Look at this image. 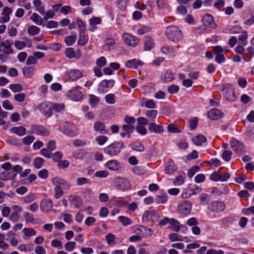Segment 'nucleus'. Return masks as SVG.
<instances>
[{
  "label": "nucleus",
  "instance_id": "38",
  "mask_svg": "<svg viewBox=\"0 0 254 254\" xmlns=\"http://www.w3.org/2000/svg\"><path fill=\"white\" fill-rule=\"evenodd\" d=\"M53 112L56 113L62 112L64 110L65 106L63 103H52Z\"/></svg>",
  "mask_w": 254,
  "mask_h": 254
},
{
  "label": "nucleus",
  "instance_id": "45",
  "mask_svg": "<svg viewBox=\"0 0 254 254\" xmlns=\"http://www.w3.org/2000/svg\"><path fill=\"white\" fill-rule=\"evenodd\" d=\"M55 186L54 189V191L55 192V197L56 199H58L62 197L64 194V192L61 188V187L60 185H54Z\"/></svg>",
  "mask_w": 254,
  "mask_h": 254
},
{
  "label": "nucleus",
  "instance_id": "3",
  "mask_svg": "<svg viewBox=\"0 0 254 254\" xmlns=\"http://www.w3.org/2000/svg\"><path fill=\"white\" fill-rule=\"evenodd\" d=\"M124 147V144L123 142H115L104 149V152L111 156L117 155L122 148Z\"/></svg>",
  "mask_w": 254,
  "mask_h": 254
},
{
  "label": "nucleus",
  "instance_id": "55",
  "mask_svg": "<svg viewBox=\"0 0 254 254\" xmlns=\"http://www.w3.org/2000/svg\"><path fill=\"white\" fill-rule=\"evenodd\" d=\"M131 147L134 150L139 152H142L144 150L143 145L140 142H136L132 144Z\"/></svg>",
  "mask_w": 254,
  "mask_h": 254
},
{
  "label": "nucleus",
  "instance_id": "61",
  "mask_svg": "<svg viewBox=\"0 0 254 254\" xmlns=\"http://www.w3.org/2000/svg\"><path fill=\"white\" fill-rule=\"evenodd\" d=\"M76 243L74 242H68L64 245L65 249L66 251L71 252L75 248Z\"/></svg>",
  "mask_w": 254,
  "mask_h": 254
},
{
  "label": "nucleus",
  "instance_id": "13",
  "mask_svg": "<svg viewBox=\"0 0 254 254\" xmlns=\"http://www.w3.org/2000/svg\"><path fill=\"white\" fill-rule=\"evenodd\" d=\"M223 94L226 99L229 101H234L236 100V97L235 95L233 87L231 85H228L224 88Z\"/></svg>",
  "mask_w": 254,
  "mask_h": 254
},
{
  "label": "nucleus",
  "instance_id": "48",
  "mask_svg": "<svg viewBox=\"0 0 254 254\" xmlns=\"http://www.w3.org/2000/svg\"><path fill=\"white\" fill-rule=\"evenodd\" d=\"M14 178V175L11 173L6 172H3L0 173V180H8L12 179Z\"/></svg>",
  "mask_w": 254,
  "mask_h": 254
},
{
  "label": "nucleus",
  "instance_id": "64",
  "mask_svg": "<svg viewBox=\"0 0 254 254\" xmlns=\"http://www.w3.org/2000/svg\"><path fill=\"white\" fill-rule=\"evenodd\" d=\"M169 239L171 242L182 241L183 239L176 233H172L169 235Z\"/></svg>",
  "mask_w": 254,
  "mask_h": 254
},
{
  "label": "nucleus",
  "instance_id": "27",
  "mask_svg": "<svg viewBox=\"0 0 254 254\" xmlns=\"http://www.w3.org/2000/svg\"><path fill=\"white\" fill-rule=\"evenodd\" d=\"M65 53L66 56L69 59L74 58H79L81 56V53L80 50H77L75 52L73 49L71 48L66 49Z\"/></svg>",
  "mask_w": 254,
  "mask_h": 254
},
{
  "label": "nucleus",
  "instance_id": "19",
  "mask_svg": "<svg viewBox=\"0 0 254 254\" xmlns=\"http://www.w3.org/2000/svg\"><path fill=\"white\" fill-rule=\"evenodd\" d=\"M115 84V80L113 79H105L102 80L99 84V89L102 92L108 90V89L112 88Z\"/></svg>",
  "mask_w": 254,
  "mask_h": 254
},
{
  "label": "nucleus",
  "instance_id": "11",
  "mask_svg": "<svg viewBox=\"0 0 254 254\" xmlns=\"http://www.w3.org/2000/svg\"><path fill=\"white\" fill-rule=\"evenodd\" d=\"M230 145L234 151L240 155L244 153V146L242 142L235 138H233L230 142Z\"/></svg>",
  "mask_w": 254,
  "mask_h": 254
},
{
  "label": "nucleus",
  "instance_id": "7",
  "mask_svg": "<svg viewBox=\"0 0 254 254\" xmlns=\"http://www.w3.org/2000/svg\"><path fill=\"white\" fill-rule=\"evenodd\" d=\"M116 187L123 190H128L130 189L131 185L129 182L125 178L118 177L114 180Z\"/></svg>",
  "mask_w": 254,
  "mask_h": 254
},
{
  "label": "nucleus",
  "instance_id": "4",
  "mask_svg": "<svg viewBox=\"0 0 254 254\" xmlns=\"http://www.w3.org/2000/svg\"><path fill=\"white\" fill-rule=\"evenodd\" d=\"M159 218V213L153 210H145L142 216V219L143 221L151 222L153 223L157 222Z\"/></svg>",
  "mask_w": 254,
  "mask_h": 254
},
{
  "label": "nucleus",
  "instance_id": "44",
  "mask_svg": "<svg viewBox=\"0 0 254 254\" xmlns=\"http://www.w3.org/2000/svg\"><path fill=\"white\" fill-rule=\"evenodd\" d=\"M137 230L140 232H143V231L145 233L146 237H149L152 235L153 232V231L148 228L144 227L142 226H139L137 228Z\"/></svg>",
  "mask_w": 254,
  "mask_h": 254
},
{
  "label": "nucleus",
  "instance_id": "32",
  "mask_svg": "<svg viewBox=\"0 0 254 254\" xmlns=\"http://www.w3.org/2000/svg\"><path fill=\"white\" fill-rule=\"evenodd\" d=\"M154 43L151 37H145L144 39V49L145 51H149L154 48Z\"/></svg>",
  "mask_w": 254,
  "mask_h": 254
},
{
  "label": "nucleus",
  "instance_id": "17",
  "mask_svg": "<svg viewBox=\"0 0 254 254\" xmlns=\"http://www.w3.org/2000/svg\"><path fill=\"white\" fill-rule=\"evenodd\" d=\"M12 41L7 39L4 41L1 42L0 43V48H2L3 53L6 54H11L13 53V50L11 48Z\"/></svg>",
  "mask_w": 254,
  "mask_h": 254
},
{
  "label": "nucleus",
  "instance_id": "53",
  "mask_svg": "<svg viewBox=\"0 0 254 254\" xmlns=\"http://www.w3.org/2000/svg\"><path fill=\"white\" fill-rule=\"evenodd\" d=\"M4 240V235L0 234V248L3 250L7 249L9 247V244L5 243Z\"/></svg>",
  "mask_w": 254,
  "mask_h": 254
},
{
  "label": "nucleus",
  "instance_id": "62",
  "mask_svg": "<svg viewBox=\"0 0 254 254\" xmlns=\"http://www.w3.org/2000/svg\"><path fill=\"white\" fill-rule=\"evenodd\" d=\"M115 236L112 233H109L106 236L105 239L108 245H113L114 244Z\"/></svg>",
  "mask_w": 254,
  "mask_h": 254
},
{
  "label": "nucleus",
  "instance_id": "63",
  "mask_svg": "<svg viewBox=\"0 0 254 254\" xmlns=\"http://www.w3.org/2000/svg\"><path fill=\"white\" fill-rule=\"evenodd\" d=\"M89 183L90 180L84 177L78 178L76 180V185L77 186H82Z\"/></svg>",
  "mask_w": 254,
  "mask_h": 254
},
{
  "label": "nucleus",
  "instance_id": "47",
  "mask_svg": "<svg viewBox=\"0 0 254 254\" xmlns=\"http://www.w3.org/2000/svg\"><path fill=\"white\" fill-rule=\"evenodd\" d=\"M34 68L32 67L25 68L23 70V75L26 78L30 77L34 73Z\"/></svg>",
  "mask_w": 254,
  "mask_h": 254
},
{
  "label": "nucleus",
  "instance_id": "43",
  "mask_svg": "<svg viewBox=\"0 0 254 254\" xmlns=\"http://www.w3.org/2000/svg\"><path fill=\"white\" fill-rule=\"evenodd\" d=\"M170 224L172 226V229L175 232H178L180 230V222L173 218H170Z\"/></svg>",
  "mask_w": 254,
  "mask_h": 254
},
{
  "label": "nucleus",
  "instance_id": "59",
  "mask_svg": "<svg viewBox=\"0 0 254 254\" xmlns=\"http://www.w3.org/2000/svg\"><path fill=\"white\" fill-rule=\"evenodd\" d=\"M26 97V94L24 93H19L14 96V100L18 102H23Z\"/></svg>",
  "mask_w": 254,
  "mask_h": 254
},
{
  "label": "nucleus",
  "instance_id": "60",
  "mask_svg": "<svg viewBox=\"0 0 254 254\" xmlns=\"http://www.w3.org/2000/svg\"><path fill=\"white\" fill-rule=\"evenodd\" d=\"M214 54L216 55L226 54V51L220 46H216L213 47Z\"/></svg>",
  "mask_w": 254,
  "mask_h": 254
},
{
  "label": "nucleus",
  "instance_id": "1",
  "mask_svg": "<svg viewBox=\"0 0 254 254\" xmlns=\"http://www.w3.org/2000/svg\"><path fill=\"white\" fill-rule=\"evenodd\" d=\"M165 34L169 39L176 42L183 39V34L179 28L176 26H170L168 27Z\"/></svg>",
  "mask_w": 254,
  "mask_h": 254
},
{
  "label": "nucleus",
  "instance_id": "21",
  "mask_svg": "<svg viewBox=\"0 0 254 254\" xmlns=\"http://www.w3.org/2000/svg\"><path fill=\"white\" fill-rule=\"evenodd\" d=\"M52 181L54 185H60L64 190H69L71 188L70 184L61 178L55 177L52 179Z\"/></svg>",
  "mask_w": 254,
  "mask_h": 254
},
{
  "label": "nucleus",
  "instance_id": "54",
  "mask_svg": "<svg viewBox=\"0 0 254 254\" xmlns=\"http://www.w3.org/2000/svg\"><path fill=\"white\" fill-rule=\"evenodd\" d=\"M108 137L101 135L96 137L95 140L99 145H103L108 141Z\"/></svg>",
  "mask_w": 254,
  "mask_h": 254
},
{
  "label": "nucleus",
  "instance_id": "8",
  "mask_svg": "<svg viewBox=\"0 0 254 254\" xmlns=\"http://www.w3.org/2000/svg\"><path fill=\"white\" fill-rule=\"evenodd\" d=\"M80 89L79 86L74 87L67 92V96L74 101H80L83 98L82 93Z\"/></svg>",
  "mask_w": 254,
  "mask_h": 254
},
{
  "label": "nucleus",
  "instance_id": "18",
  "mask_svg": "<svg viewBox=\"0 0 254 254\" xmlns=\"http://www.w3.org/2000/svg\"><path fill=\"white\" fill-rule=\"evenodd\" d=\"M12 12V9L9 7H4L3 9L1 16L0 18V23L7 22L10 20V14Z\"/></svg>",
  "mask_w": 254,
  "mask_h": 254
},
{
  "label": "nucleus",
  "instance_id": "2",
  "mask_svg": "<svg viewBox=\"0 0 254 254\" xmlns=\"http://www.w3.org/2000/svg\"><path fill=\"white\" fill-rule=\"evenodd\" d=\"M192 208V203L187 200L181 201L177 206V212L182 215L186 216L189 214Z\"/></svg>",
  "mask_w": 254,
  "mask_h": 254
},
{
  "label": "nucleus",
  "instance_id": "26",
  "mask_svg": "<svg viewBox=\"0 0 254 254\" xmlns=\"http://www.w3.org/2000/svg\"><path fill=\"white\" fill-rule=\"evenodd\" d=\"M106 166L109 169L113 171H118L121 168L119 162L116 160H111L106 163Z\"/></svg>",
  "mask_w": 254,
  "mask_h": 254
},
{
  "label": "nucleus",
  "instance_id": "34",
  "mask_svg": "<svg viewBox=\"0 0 254 254\" xmlns=\"http://www.w3.org/2000/svg\"><path fill=\"white\" fill-rule=\"evenodd\" d=\"M192 140L195 145L200 146L206 141V138L203 135H198L192 138Z\"/></svg>",
  "mask_w": 254,
  "mask_h": 254
},
{
  "label": "nucleus",
  "instance_id": "29",
  "mask_svg": "<svg viewBox=\"0 0 254 254\" xmlns=\"http://www.w3.org/2000/svg\"><path fill=\"white\" fill-rule=\"evenodd\" d=\"M94 129L96 132H99L101 134H106L107 132L105 129V125L101 121H97L94 124Z\"/></svg>",
  "mask_w": 254,
  "mask_h": 254
},
{
  "label": "nucleus",
  "instance_id": "5",
  "mask_svg": "<svg viewBox=\"0 0 254 254\" xmlns=\"http://www.w3.org/2000/svg\"><path fill=\"white\" fill-rule=\"evenodd\" d=\"M62 131L67 135L74 136L77 134L78 129L73 123L66 122L64 124Z\"/></svg>",
  "mask_w": 254,
  "mask_h": 254
},
{
  "label": "nucleus",
  "instance_id": "57",
  "mask_svg": "<svg viewBox=\"0 0 254 254\" xmlns=\"http://www.w3.org/2000/svg\"><path fill=\"white\" fill-rule=\"evenodd\" d=\"M106 102L109 104H114L115 102V96L113 94H109L105 96Z\"/></svg>",
  "mask_w": 254,
  "mask_h": 254
},
{
  "label": "nucleus",
  "instance_id": "20",
  "mask_svg": "<svg viewBox=\"0 0 254 254\" xmlns=\"http://www.w3.org/2000/svg\"><path fill=\"white\" fill-rule=\"evenodd\" d=\"M143 64V63L142 61L135 59L128 60L125 64L127 67L134 69H137L138 66H141Z\"/></svg>",
  "mask_w": 254,
  "mask_h": 254
},
{
  "label": "nucleus",
  "instance_id": "6",
  "mask_svg": "<svg viewBox=\"0 0 254 254\" xmlns=\"http://www.w3.org/2000/svg\"><path fill=\"white\" fill-rule=\"evenodd\" d=\"M122 39L127 45L133 48L136 47L139 43V39L137 37L128 33H124Z\"/></svg>",
  "mask_w": 254,
  "mask_h": 254
},
{
  "label": "nucleus",
  "instance_id": "12",
  "mask_svg": "<svg viewBox=\"0 0 254 254\" xmlns=\"http://www.w3.org/2000/svg\"><path fill=\"white\" fill-rule=\"evenodd\" d=\"M31 133H35L38 135L45 136L49 135V131L43 126L37 125H33L31 127Z\"/></svg>",
  "mask_w": 254,
  "mask_h": 254
},
{
  "label": "nucleus",
  "instance_id": "35",
  "mask_svg": "<svg viewBox=\"0 0 254 254\" xmlns=\"http://www.w3.org/2000/svg\"><path fill=\"white\" fill-rule=\"evenodd\" d=\"M33 4L36 8V10L40 14L44 15L45 13V7L42 3L40 0H35L33 1Z\"/></svg>",
  "mask_w": 254,
  "mask_h": 254
},
{
  "label": "nucleus",
  "instance_id": "56",
  "mask_svg": "<svg viewBox=\"0 0 254 254\" xmlns=\"http://www.w3.org/2000/svg\"><path fill=\"white\" fill-rule=\"evenodd\" d=\"M86 152L84 150H78L75 151L73 156L75 159H81L86 156Z\"/></svg>",
  "mask_w": 254,
  "mask_h": 254
},
{
  "label": "nucleus",
  "instance_id": "22",
  "mask_svg": "<svg viewBox=\"0 0 254 254\" xmlns=\"http://www.w3.org/2000/svg\"><path fill=\"white\" fill-rule=\"evenodd\" d=\"M223 115L221 111L218 109H213L209 110L207 113L208 118L211 120H218Z\"/></svg>",
  "mask_w": 254,
  "mask_h": 254
},
{
  "label": "nucleus",
  "instance_id": "41",
  "mask_svg": "<svg viewBox=\"0 0 254 254\" xmlns=\"http://www.w3.org/2000/svg\"><path fill=\"white\" fill-rule=\"evenodd\" d=\"M36 199V195L33 192L29 193L28 194L22 197V199L27 204L35 200Z\"/></svg>",
  "mask_w": 254,
  "mask_h": 254
},
{
  "label": "nucleus",
  "instance_id": "30",
  "mask_svg": "<svg viewBox=\"0 0 254 254\" xmlns=\"http://www.w3.org/2000/svg\"><path fill=\"white\" fill-rule=\"evenodd\" d=\"M10 130L19 136H23L26 133V129L22 126L12 127Z\"/></svg>",
  "mask_w": 254,
  "mask_h": 254
},
{
  "label": "nucleus",
  "instance_id": "23",
  "mask_svg": "<svg viewBox=\"0 0 254 254\" xmlns=\"http://www.w3.org/2000/svg\"><path fill=\"white\" fill-rule=\"evenodd\" d=\"M148 129L150 132L157 134H160L164 132L163 127L159 125H157L154 122H151L148 124Z\"/></svg>",
  "mask_w": 254,
  "mask_h": 254
},
{
  "label": "nucleus",
  "instance_id": "58",
  "mask_svg": "<svg viewBox=\"0 0 254 254\" xmlns=\"http://www.w3.org/2000/svg\"><path fill=\"white\" fill-rule=\"evenodd\" d=\"M119 220L124 226L129 225L132 223V221L130 219L124 216H120L119 217Z\"/></svg>",
  "mask_w": 254,
  "mask_h": 254
},
{
  "label": "nucleus",
  "instance_id": "14",
  "mask_svg": "<svg viewBox=\"0 0 254 254\" xmlns=\"http://www.w3.org/2000/svg\"><path fill=\"white\" fill-rule=\"evenodd\" d=\"M53 206V201L50 199L44 198L40 202V209L41 210L44 212H48L51 211Z\"/></svg>",
  "mask_w": 254,
  "mask_h": 254
},
{
  "label": "nucleus",
  "instance_id": "16",
  "mask_svg": "<svg viewBox=\"0 0 254 254\" xmlns=\"http://www.w3.org/2000/svg\"><path fill=\"white\" fill-rule=\"evenodd\" d=\"M201 189L198 186H194L193 188L186 189V191L183 192L182 195L183 198H188L193 195L199 193Z\"/></svg>",
  "mask_w": 254,
  "mask_h": 254
},
{
  "label": "nucleus",
  "instance_id": "52",
  "mask_svg": "<svg viewBox=\"0 0 254 254\" xmlns=\"http://www.w3.org/2000/svg\"><path fill=\"white\" fill-rule=\"evenodd\" d=\"M35 140V137L32 135H28L22 138V143L26 145H29Z\"/></svg>",
  "mask_w": 254,
  "mask_h": 254
},
{
  "label": "nucleus",
  "instance_id": "51",
  "mask_svg": "<svg viewBox=\"0 0 254 254\" xmlns=\"http://www.w3.org/2000/svg\"><path fill=\"white\" fill-rule=\"evenodd\" d=\"M167 130L168 132L173 133L181 132V130L173 124H170L167 126Z\"/></svg>",
  "mask_w": 254,
  "mask_h": 254
},
{
  "label": "nucleus",
  "instance_id": "37",
  "mask_svg": "<svg viewBox=\"0 0 254 254\" xmlns=\"http://www.w3.org/2000/svg\"><path fill=\"white\" fill-rule=\"evenodd\" d=\"M40 32V29L36 26H30L27 29L28 34L31 36L38 35Z\"/></svg>",
  "mask_w": 254,
  "mask_h": 254
},
{
  "label": "nucleus",
  "instance_id": "50",
  "mask_svg": "<svg viewBox=\"0 0 254 254\" xmlns=\"http://www.w3.org/2000/svg\"><path fill=\"white\" fill-rule=\"evenodd\" d=\"M76 39L75 35H70L65 37L64 41L67 46H71L75 42Z\"/></svg>",
  "mask_w": 254,
  "mask_h": 254
},
{
  "label": "nucleus",
  "instance_id": "25",
  "mask_svg": "<svg viewBox=\"0 0 254 254\" xmlns=\"http://www.w3.org/2000/svg\"><path fill=\"white\" fill-rule=\"evenodd\" d=\"M69 79L72 81H75L82 77L83 73L79 69H71L68 73Z\"/></svg>",
  "mask_w": 254,
  "mask_h": 254
},
{
  "label": "nucleus",
  "instance_id": "24",
  "mask_svg": "<svg viewBox=\"0 0 254 254\" xmlns=\"http://www.w3.org/2000/svg\"><path fill=\"white\" fill-rule=\"evenodd\" d=\"M68 200L70 205L74 208H79L82 204V200L78 196L70 195L69 196Z\"/></svg>",
  "mask_w": 254,
  "mask_h": 254
},
{
  "label": "nucleus",
  "instance_id": "42",
  "mask_svg": "<svg viewBox=\"0 0 254 254\" xmlns=\"http://www.w3.org/2000/svg\"><path fill=\"white\" fill-rule=\"evenodd\" d=\"M89 103L92 108L95 107L100 101V99L96 96L93 94H90L89 95Z\"/></svg>",
  "mask_w": 254,
  "mask_h": 254
},
{
  "label": "nucleus",
  "instance_id": "9",
  "mask_svg": "<svg viewBox=\"0 0 254 254\" xmlns=\"http://www.w3.org/2000/svg\"><path fill=\"white\" fill-rule=\"evenodd\" d=\"M39 109L42 114L49 118L53 114L52 103L45 102L39 106Z\"/></svg>",
  "mask_w": 254,
  "mask_h": 254
},
{
  "label": "nucleus",
  "instance_id": "33",
  "mask_svg": "<svg viewBox=\"0 0 254 254\" xmlns=\"http://www.w3.org/2000/svg\"><path fill=\"white\" fill-rule=\"evenodd\" d=\"M24 236L23 237L24 239H29L31 236H34L36 235V231L33 229H30L28 228H25L22 230Z\"/></svg>",
  "mask_w": 254,
  "mask_h": 254
},
{
  "label": "nucleus",
  "instance_id": "46",
  "mask_svg": "<svg viewBox=\"0 0 254 254\" xmlns=\"http://www.w3.org/2000/svg\"><path fill=\"white\" fill-rule=\"evenodd\" d=\"M168 200V196L166 193H163L157 195L156 197L155 200L157 203H165Z\"/></svg>",
  "mask_w": 254,
  "mask_h": 254
},
{
  "label": "nucleus",
  "instance_id": "49",
  "mask_svg": "<svg viewBox=\"0 0 254 254\" xmlns=\"http://www.w3.org/2000/svg\"><path fill=\"white\" fill-rule=\"evenodd\" d=\"M44 162V159L41 157H37L34 160L33 164L36 169H40L43 166Z\"/></svg>",
  "mask_w": 254,
  "mask_h": 254
},
{
  "label": "nucleus",
  "instance_id": "39",
  "mask_svg": "<svg viewBox=\"0 0 254 254\" xmlns=\"http://www.w3.org/2000/svg\"><path fill=\"white\" fill-rule=\"evenodd\" d=\"M161 78L166 82H171L174 79L173 74L169 70L166 71Z\"/></svg>",
  "mask_w": 254,
  "mask_h": 254
},
{
  "label": "nucleus",
  "instance_id": "15",
  "mask_svg": "<svg viewBox=\"0 0 254 254\" xmlns=\"http://www.w3.org/2000/svg\"><path fill=\"white\" fill-rule=\"evenodd\" d=\"M202 21L205 27L210 28H215L216 27V24L214 21L213 17L210 14L204 15L203 17Z\"/></svg>",
  "mask_w": 254,
  "mask_h": 254
},
{
  "label": "nucleus",
  "instance_id": "28",
  "mask_svg": "<svg viewBox=\"0 0 254 254\" xmlns=\"http://www.w3.org/2000/svg\"><path fill=\"white\" fill-rule=\"evenodd\" d=\"M177 170V166L174 162L170 160L168 161L165 167V171L167 174L171 175Z\"/></svg>",
  "mask_w": 254,
  "mask_h": 254
},
{
  "label": "nucleus",
  "instance_id": "40",
  "mask_svg": "<svg viewBox=\"0 0 254 254\" xmlns=\"http://www.w3.org/2000/svg\"><path fill=\"white\" fill-rule=\"evenodd\" d=\"M9 89L14 93H20L23 90L22 85L19 83H13L9 86Z\"/></svg>",
  "mask_w": 254,
  "mask_h": 254
},
{
  "label": "nucleus",
  "instance_id": "36",
  "mask_svg": "<svg viewBox=\"0 0 254 254\" xmlns=\"http://www.w3.org/2000/svg\"><path fill=\"white\" fill-rule=\"evenodd\" d=\"M30 19L37 25H41L43 20L41 16L36 13H33L30 17Z\"/></svg>",
  "mask_w": 254,
  "mask_h": 254
},
{
  "label": "nucleus",
  "instance_id": "31",
  "mask_svg": "<svg viewBox=\"0 0 254 254\" xmlns=\"http://www.w3.org/2000/svg\"><path fill=\"white\" fill-rule=\"evenodd\" d=\"M157 114V111L155 110H147L145 113V116L148 120V122L151 121V122H153L155 121Z\"/></svg>",
  "mask_w": 254,
  "mask_h": 254
},
{
  "label": "nucleus",
  "instance_id": "10",
  "mask_svg": "<svg viewBox=\"0 0 254 254\" xmlns=\"http://www.w3.org/2000/svg\"><path fill=\"white\" fill-rule=\"evenodd\" d=\"M208 209L215 212H220L224 210L226 207L225 204L221 201H214L208 205Z\"/></svg>",
  "mask_w": 254,
  "mask_h": 254
}]
</instances>
